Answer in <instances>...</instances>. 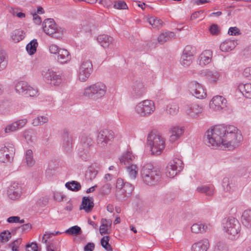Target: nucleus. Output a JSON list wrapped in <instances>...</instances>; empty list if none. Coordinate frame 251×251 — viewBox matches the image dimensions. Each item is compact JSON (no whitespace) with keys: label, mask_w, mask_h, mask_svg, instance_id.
I'll list each match as a JSON object with an SVG mask.
<instances>
[{"label":"nucleus","mask_w":251,"mask_h":251,"mask_svg":"<svg viewBox=\"0 0 251 251\" xmlns=\"http://www.w3.org/2000/svg\"><path fill=\"white\" fill-rule=\"evenodd\" d=\"M57 55V60L61 64L66 63L71 59L70 53L65 49H60Z\"/></svg>","instance_id":"obj_25"},{"label":"nucleus","mask_w":251,"mask_h":251,"mask_svg":"<svg viewBox=\"0 0 251 251\" xmlns=\"http://www.w3.org/2000/svg\"><path fill=\"white\" fill-rule=\"evenodd\" d=\"M209 243L207 239H203L194 243L191 247L192 251H207Z\"/></svg>","instance_id":"obj_23"},{"label":"nucleus","mask_w":251,"mask_h":251,"mask_svg":"<svg viewBox=\"0 0 251 251\" xmlns=\"http://www.w3.org/2000/svg\"><path fill=\"white\" fill-rule=\"evenodd\" d=\"M11 238V233L8 231H3L0 234V240L2 242H5Z\"/></svg>","instance_id":"obj_56"},{"label":"nucleus","mask_w":251,"mask_h":251,"mask_svg":"<svg viewBox=\"0 0 251 251\" xmlns=\"http://www.w3.org/2000/svg\"><path fill=\"white\" fill-rule=\"evenodd\" d=\"M62 137L63 148L66 152H70L73 148L72 137L67 130L64 131Z\"/></svg>","instance_id":"obj_22"},{"label":"nucleus","mask_w":251,"mask_h":251,"mask_svg":"<svg viewBox=\"0 0 251 251\" xmlns=\"http://www.w3.org/2000/svg\"><path fill=\"white\" fill-rule=\"evenodd\" d=\"M194 51V48L191 46L188 45L184 49L182 55L193 58Z\"/></svg>","instance_id":"obj_49"},{"label":"nucleus","mask_w":251,"mask_h":251,"mask_svg":"<svg viewBox=\"0 0 251 251\" xmlns=\"http://www.w3.org/2000/svg\"><path fill=\"white\" fill-rule=\"evenodd\" d=\"M197 191L200 193H205L206 195L211 197L213 194V189L212 187L204 185L198 187Z\"/></svg>","instance_id":"obj_41"},{"label":"nucleus","mask_w":251,"mask_h":251,"mask_svg":"<svg viewBox=\"0 0 251 251\" xmlns=\"http://www.w3.org/2000/svg\"><path fill=\"white\" fill-rule=\"evenodd\" d=\"M214 251H227V248L224 243L219 242L217 244Z\"/></svg>","instance_id":"obj_64"},{"label":"nucleus","mask_w":251,"mask_h":251,"mask_svg":"<svg viewBox=\"0 0 251 251\" xmlns=\"http://www.w3.org/2000/svg\"><path fill=\"white\" fill-rule=\"evenodd\" d=\"M98 174V171L95 170L93 166H90L85 173V177L88 180L94 179Z\"/></svg>","instance_id":"obj_40"},{"label":"nucleus","mask_w":251,"mask_h":251,"mask_svg":"<svg viewBox=\"0 0 251 251\" xmlns=\"http://www.w3.org/2000/svg\"><path fill=\"white\" fill-rule=\"evenodd\" d=\"M127 171L130 177L131 178L135 179L138 172V168L136 165L132 164L126 167Z\"/></svg>","instance_id":"obj_46"},{"label":"nucleus","mask_w":251,"mask_h":251,"mask_svg":"<svg viewBox=\"0 0 251 251\" xmlns=\"http://www.w3.org/2000/svg\"><path fill=\"white\" fill-rule=\"evenodd\" d=\"M15 90L25 97H34L37 94V90L28 85L25 81H20L15 85Z\"/></svg>","instance_id":"obj_9"},{"label":"nucleus","mask_w":251,"mask_h":251,"mask_svg":"<svg viewBox=\"0 0 251 251\" xmlns=\"http://www.w3.org/2000/svg\"><path fill=\"white\" fill-rule=\"evenodd\" d=\"M148 21L153 28L159 27L163 24L162 21L156 17H151L148 18Z\"/></svg>","instance_id":"obj_42"},{"label":"nucleus","mask_w":251,"mask_h":251,"mask_svg":"<svg viewBox=\"0 0 251 251\" xmlns=\"http://www.w3.org/2000/svg\"><path fill=\"white\" fill-rule=\"evenodd\" d=\"M203 111V107L197 103H192L187 105L186 112L192 118H196L200 116Z\"/></svg>","instance_id":"obj_18"},{"label":"nucleus","mask_w":251,"mask_h":251,"mask_svg":"<svg viewBox=\"0 0 251 251\" xmlns=\"http://www.w3.org/2000/svg\"><path fill=\"white\" fill-rule=\"evenodd\" d=\"M200 64L205 65L209 64L211 61V58L201 54L199 57Z\"/></svg>","instance_id":"obj_58"},{"label":"nucleus","mask_w":251,"mask_h":251,"mask_svg":"<svg viewBox=\"0 0 251 251\" xmlns=\"http://www.w3.org/2000/svg\"><path fill=\"white\" fill-rule=\"evenodd\" d=\"M115 138L114 132L108 129H104L99 131L97 137V145L100 149H106L110 145Z\"/></svg>","instance_id":"obj_6"},{"label":"nucleus","mask_w":251,"mask_h":251,"mask_svg":"<svg viewBox=\"0 0 251 251\" xmlns=\"http://www.w3.org/2000/svg\"><path fill=\"white\" fill-rule=\"evenodd\" d=\"M48 122V118L46 116H39L33 120L32 124L34 126L43 125Z\"/></svg>","instance_id":"obj_47"},{"label":"nucleus","mask_w":251,"mask_h":251,"mask_svg":"<svg viewBox=\"0 0 251 251\" xmlns=\"http://www.w3.org/2000/svg\"><path fill=\"white\" fill-rule=\"evenodd\" d=\"M111 189V185L106 183L103 185L100 189V192L103 195H106L110 193Z\"/></svg>","instance_id":"obj_55"},{"label":"nucleus","mask_w":251,"mask_h":251,"mask_svg":"<svg viewBox=\"0 0 251 251\" xmlns=\"http://www.w3.org/2000/svg\"><path fill=\"white\" fill-rule=\"evenodd\" d=\"M134 189L133 186L128 182H125L124 187L121 189L116 190V197L119 201H124L128 198Z\"/></svg>","instance_id":"obj_15"},{"label":"nucleus","mask_w":251,"mask_h":251,"mask_svg":"<svg viewBox=\"0 0 251 251\" xmlns=\"http://www.w3.org/2000/svg\"><path fill=\"white\" fill-rule=\"evenodd\" d=\"M38 43L36 39H33L26 46V50L29 55L33 54L36 51Z\"/></svg>","instance_id":"obj_36"},{"label":"nucleus","mask_w":251,"mask_h":251,"mask_svg":"<svg viewBox=\"0 0 251 251\" xmlns=\"http://www.w3.org/2000/svg\"><path fill=\"white\" fill-rule=\"evenodd\" d=\"M109 237L105 236L103 237L100 240V244L101 246L106 250V251H112L111 245L109 244Z\"/></svg>","instance_id":"obj_45"},{"label":"nucleus","mask_w":251,"mask_h":251,"mask_svg":"<svg viewBox=\"0 0 251 251\" xmlns=\"http://www.w3.org/2000/svg\"><path fill=\"white\" fill-rule=\"evenodd\" d=\"M106 90L107 88L104 83L98 82L85 88L83 95L92 99L97 100L103 97Z\"/></svg>","instance_id":"obj_4"},{"label":"nucleus","mask_w":251,"mask_h":251,"mask_svg":"<svg viewBox=\"0 0 251 251\" xmlns=\"http://www.w3.org/2000/svg\"><path fill=\"white\" fill-rule=\"evenodd\" d=\"M49 201V198L47 197H42L39 199L37 201V204L41 207L45 206Z\"/></svg>","instance_id":"obj_60"},{"label":"nucleus","mask_w":251,"mask_h":251,"mask_svg":"<svg viewBox=\"0 0 251 251\" xmlns=\"http://www.w3.org/2000/svg\"><path fill=\"white\" fill-rule=\"evenodd\" d=\"M24 34L25 33L23 30L16 29L12 32L11 38L14 42H19L24 38Z\"/></svg>","instance_id":"obj_34"},{"label":"nucleus","mask_w":251,"mask_h":251,"mask_svg":"<svg viewBox=\"0 0 251 251\" xmlns=\"http://www.w3.org/2000/svg\"><path fill=\"white\" fill-rule=\"evenodd\" d=\"M7 65L5 59V53L3 51H0V71L3 70Z\"/></svg>","instance_id":"obj_53"},{"label":"nucleus","mask_w":251,"mask_h":251,"mask_svg":"<svg viewBox=\"0 0 251 251\" xmlns=\"http://www.w3.org/2000/svg\"><path fill=\"white\" fill-rule=\"evenodd\" d=\"M209 31L213 35H217L220 32L219 27L216 24H213L210 26Z\"/></svg>","instance_id":"obj_61"},{"label":"nucleus","mask_w":251,"mask_h":251,"mask_svg":"<svg viewBox=\"0 0 251 251\" xmlns=\"http://www.w3.org/2000/svg\"><path fill=\"white\" fill-rule=\"evenodd\" d=\"M114 7L118 9H126L128 8L126 3L124 1H119L115 2Z\"/></svg>","instance_id":"obj_57"},{"label":"nucleus","mask_w":251,"mask_h":251,"mask_svg":"<svg viewBox=\"0 0 251 251\" xmlns=\"http://www.w3.org/2000/svg\"><path fill=\"white\" fill-rule=\"evenodd\" d=\"M134 158V156L132 155V153L129 151H127L124 154L120 159V162L124 164H129L130 161Z\"/></svg>","instance_id":"obj_43"},{"label":"nucleus","mask_w":251,"mask_h":251,"mask_svg":"<svg viewBox=\"0 0 251 251\" xmlns=\"http://www.w3.org/2000/svg\"><path fill=\"white\" fill-rule=\"evenodd\" d=\"M21 193L22 187L18 183L16 182L12 183L7 190L8 196L12 200H16L19 199Z\"/></svg>","instance_id":"obj_17"},{"label":"nucleus","mask_w":251,"mask_h":251,"mask_svg":"<svg viewBox=\"0 0 251 251\" xmlns=\"http://www.w3.org/2000/svg\"><path fill=\"white\" fill-rule=\"evenodd\" d=\"M210 225L202 224H194L191 227V231L194 233H204L210 229Z\"/></svg>","instance_id":"obj_28"},{"label":"nucleus","mask_w":251,"mask_h":251,"mask_svg":"<svg viewBox=\"0 0 251 251\" xmlns=\"http://www.w3.org/2000/svg\"><path fill=\"white\" fill-rule=\"evenodd\" d=\"M79 157L84 161H87L90 158V150H85L84 149L79 148L78 152Z\"/></svg>","instance_id":"obj_44"},{"label":"nucleus","mask_w":251,"mask_h":251,"mask_svg":"<svg viewBox=\"0 0 251 251\" xmlns=\"http://www.w3.org/2000/svg\"><path fill=\"white\" fill-rule=\"evenodd\" d=\"M18 129L17 124L16 122H14L7 125L4 128V131L5 133H9L10 132L15 131Z\"/></svg>","instance_id":"obj_51"},{"label":"nucleus","mask_w":251,"mask_h":251,"mask_svg":"<svg viewBox=\"0 0 251 251\" xmlns=\"http://www.w3.org/2000/svg\"><path fill=\"white\" fill-rule=\"evenodd\" d=\"M178 106L177 103L172 102L167 105L166 112L171 115H176L178 111Z\"/></svg>","instance_id":"obj_37"},{"label":"nucleus","mask_w":251,"mask_h":251,"mask_svg":"<svg viewBox=\"0 0 251 251\" xmlns=\"http://www.w3.org/2000/svg\"><path fill=\"white\" fill-rule=\"evenodd\" d=\"M147 144L150 147L151 153L159 155L165 148V141L159 135L150 133L147 138Z\"/></svg>","instance_id":"obj_5"},{"label":"nucleus","mask_w":251,"mask_h":251,"mask_svg":"<svg viewBox=\"0 0 251 251\" xmlns=\"http://www.w3.org/2000/svg\"><path fill=\"white\" fill-rule=\"evenodd\" d=\"M235 181L232 178L225 177L222 181V186L225 191L230 192L235 187Z\"/></svg>","instance_id":"obj_30"},{"label":"nucleus","mask_w":251,"mask_h":251,"mask_svg":"<svg viewBox=\"0 0 251 251\" xmlns=\"http://www.w3.org/2000/svg\"><path fill=\"white\" fill-rule=\"evenodd\" d=\"M241 221L245 226L251 227V209H247L243 212L241 216Z\"/></svg>","instance_id":"obj_33"},{"label":"nucleus","mask_w":251,"mask_h":251,"mask_svg":"<svg viewBox=\"0 0 251 251\" xmlns=\"http://www.w3.org/2000/svg\"><path fill=\"white\" fill-rule=\"evenodd\" d=\"M146 93V89L143 84L139 81H136L132 86L131 91V96L135 99L143 96Z\"/></svg>","instance_id":"obj_19"},{"label":"nucleus","mask_w":251,"mask_h":251,"mask_svg":"<svg viewBox=\"0 0 251 251\" xmlns=\"http://www.w3.org/2000/svg\"><path fill=\"white\" fill-rule=\"evenodd\" d=\"M108 222L106 219H102L101 220V226L100 227V234L103 235L108 233Z\"/></svg>","instance_id":"obj_48"},{"label":"nucleus","mask_w":251,"mask_h":251,"mask_svg":"<svg viewBox=\"0 0 251 251\" xmlns=\"http://www.w3.org/2000/svg\"><path fill=\"white\" fill-rule=\"evenodd\" d=\"M25 159L26 164L28 167H31L34 164L35 161L33 158V154L32 150H28L26 151L25 154Z\"/></svg>","instance_id":"obj_38"},{"label":"nucleus","mask_w":251,"mask_h":251,"mask_svg":"<svg viewBox=\"0 0 251 251\" xmlns=\"http://www.w3.org/2000/svg\"><path fill=\"white\" fill-rule=\"evenodd\" d=\"M242 140V134L233 126L217 125L207 130L204 141L206 144L213 149L223 146L232 150L239 146Z\"/></svg>","instance_id":"obj_1"},{"label":"nucleus","mask_w":251,"mask_h":251,"mask_svg":"<svg viewBox=\"0 0 251 251\" xmlns=\"http://www.w3.org/2000/svg\"><path fill=\"white\" fill-rule=\"evenodd\" d=\"M43 77L47 83L54 86L59 85L62 81L61 76L57 75L55 72L51 70H48L42 74Z\"/></svg>","instance_id":"obj_13"},{"label":"nucleus","mask_w":251,"mask_h":251,"mask_svg":"<svg viewBox=\"0 0 251 251\" xmlns=\"http://www.w3.org/2000/svg\"><path fill=\"white\" fill-rule=\"evenodd\" d=\"M93 145L92 138L87 135H82L80 141V147L85 150H90V148Z\"/></svg>","instance_id":"obj_31"},{"label":"nucleus","mask_w":251,"mask_h":251,"mask_svg":"<svg viewBox=\"0 0 251 251\" xmlns=\"http://www.w3.org/2000/svg\"><path fill=\"white\" fill-rule=\"evenodd\" d=\"M97 41L104 48H107L111 44H112L114 41L113 38L107 35H100L97 37Z\"/></svg>","instance_id":"obj_27"},{"label":"nucleus","mask_w":251,"mask_h":251,"mask_svg":"<svg viewBox=\"0 0 251 251\" xmlns=\"http://www.w3.org/2000/svg\"><path fill=\"white\" fill-rule=\"evenodd\" d=\"M154 102L151 100H144L138 103L135 107V111L141 117H147L155 110Z\"/></svg>","instance_id":"obj_7"},{"label":"nucleus","mask_w":251,"mask_h":251,"mask_svg":"<svg viewBox=\"0 0 251 251\" xmlns=\"http://www.w3.org/2000/svg\"><path fill=\"white\" fill-rule=\"evenodd\" d=\"M82 232L81 228L77 226H73L67 229L65 233L68 235L77 236Z\"/></svg>","instance_id":"obj_39"},{"label":"nucleus","mask_w":251,"mask_h":251,"mask_svg":"<svg viewBox=\"0 0 251 251\" xmlns=\"http://www.w3.org/2000/svg\"><path fill=\"white\" fill-rule=\"evenodd\" d=\"M94 206V199L92 197H84L79 209H84L86 212L88 213L92 211Z\"/></svg>","instance_id":"obj_24"},{"label":"nucleus","mask_w":251,"mask_h":251,"mask_svg":"<svg viewBox=\"0 0 251 251\" xmlns=\"http://www.w3.org/2000/svg\"><path fill=\"white\" fill-rule=\"evenodd\" d=\"M9 12L13 16L16 15L18 18H23L25 17V13L19 12L18 8H13L10 7L8 9Z\"/></svg>","instance_id":"obj_52"},{"label":"nucleus","mask_w":251,"mask_h":251,"mask_svg":"<svg viewBox=\"0 0 251 251\" xmlns=\"http://www.w3.org/2000/svg\"><path fill=\"white\" fill-rule=\"evenodd\" d=\"M65 186L68 189L75 192L78 191L81 189L80 183L75 180L67 182Z\"/></svg>","instance_id":"obj_35"},{"label":"nucleus","mask_w":251,"mask_h":251,"mask_svg":"<svg viewBox=\"0 0 251 251\" xmlns=\"http://www.w3.org/2000/svg\"><path fill=\"white\" fill-rule=\"evenodd\" d=\"M189 88L192 95L198 99H203L206 96L205 90L203 86L196 81L189 83Z\"/></svg>","instance_id":"obj_12"},{"label":"nucleus","mask_w":251,"mask_h":251,"mask_svg":"<svg viewBox=\"0 0 251 251\" xmlns=\"http://www.w3.org/2000/svg\"><path fill=\"white\" fill-rule=\"evenodd\" d=\"M184 130V127L182 126H172L170 130L171 135L169 141L173 143L178 140L183 134Z\"/></svg>","instance_id":"obj_20"},{"label":"nucleus","mask_w":251,"mask_h":251,"mask_svg":"<svg viewBox=\"0 0 251 251\" xmlns=\"http://www.w3.org/2000/svg\"><path fill=\"white\" fill-rule=\"evenodd\" d=\"M183 168L182 161L179 158H175L168 164L165 169L166 175L169 177L173 178L182 171Z\"/></svg>","instance_id":"obj_8"},{"label":"nucleus","mask_w":251,"mask_h":251,"mask_svg":"<svg viewBox=\"0 0 251 251\" xmlns=\"http://www.w3.org/2000/svg\"><path fill=\"white\" fill-rule=\"evenodd\" d=\"M32 135L33 132L31 130H27L24 132V137L27 143L32 142Z\"/></svg>","instance_id":"obj_59"},{"label":"nucleus","mask_w":251,"mask_h":251,"mask_svg":"<svg viewBox=\"0 0 251 251\" xmlns=\"http://www.w3.org/2000/svg\"><path fill=\"white\" fill-rule=\"evenodd\" d=\"M226 100L221 96L214 97L209 103L210 108L214 110H220L226 107Z\"/></svg>","instance_id":"obj_16"},{"label":"nucleus","mask_w":251,"mask_h":251,"mask_svg":"<svg viewBox=\"0 0 251 251\" xmlns=\"http://www.w3.org/2000/svg\"><path fill=\"white\" fill-rule=\"evenodd\" d=\"M43 29L49 36L54 38L59 37L58 33L56 32V25L53 19H46L43 23Z\"/></svg>","instance_id":"obj_14"},{"label":"nucleus","mask_w":251,"mask_h":251,"mask_svg":"<svg viewBox=\"0 0 251 251\" xmlns=\"http://www.w3.org/2000/svg\"><path fill=\"white\" fill-rule=\"evenodd\" d=\"M61 48H59L57 45L52 44L49 47V50L50 53L57 55L59 50Z\"/></svg>","instance_id":"obj_62"},{"label":"nucleus","mask_w":251,"mask_h":251,"mask_svg":"<svg viewBox=\"0 0 251 251\" xmlns=\"http://www.w3.org/2000/svg\"><path fill=\"white\" fill-rule=\"evenodd\" d=\"M238 89L245 97L251 99V83H241L238 86Z\"/></svg>","instance_id":"obj_32"},{"label":"nucleus","mask_w":251,"mask_h":251,"mask_svg":"<svg viewBox=\"0 0 251 251\" xmlns=\"http://www.w3.org/2000/svg\"><path fill=\"white\" fill-rule=\"evenodd\" d=\"M93 71V65L90 60L82 62L78 71V78L81 81H85Z\"/></svg>","instance_id":"obj_10"},{"label":"nucleus","mask_w":251,"mask_h":251,"mask_svg":"<svg viewBox=\"0 0 251 251\" xmlns=\"http://www.w3.org/2000/svg\"><path fill=\"white\" fill-rule=\"evenodd\" d=\"M237 44V41L226 40L221 44L220 48L222 51L227 52L234 49Z\"/></svg>","instance_id":"obj_26"},{"label":"nucleus","mask_w":251,"mask_h":251,"mask_svg":"<svg viewBox=\"0 0 251 251\" xmlns=\"http://www.w3.org/2000/svg\"><path fill=\"white\" fill-rule=\"evenodd\" d=\"M175 36L176 34L174 32L167 31L162 33L158 37V42L163 45L165 42L174 39Z\"/></svg>","instance_id":"obj_29"},{"label":"nucleus","mask_w":251,"mask_h":251,"mask_svg":"<svg viewBox=\"0 0 251 251\" xmlns=\"http://www.w3.org/2000/svg\"><path fill=\"white\" fill-rule=\"evenodd\" d=\"M26 251H41V249H39L37 244L36 242H32L30 244H27L25 245Z\"/></svg>","instance_id":"obj_54"},{"label":"nucleus","mask_w":251,"mask_h":251,"mask_svg":"<svg viewBox=\"0 0 251 251\" xmlns=\"http://www.w3.org/2000/svg\"><path fill=\"white\" fill-rule=\"evenodd\" d=\"M228 33L230 35H237L240 34V31L237 27H231L229 28Z\"/></svg>","instance_id":"obj_63"},{"label":"nucleus","mask_w":251,"mask_h":251,"mask_svg":"<svg viewBox=\"0 0 251 251\" xmlns=\"http://www.w3.org/2000/svg\"><path fill=\"white\" fill-rule=\"evenodd\" d=\"M141 176L145 184L153 185L159 182L161 178L160 170L153 166L151 163H147L142 166Z\"/></svg>","instance_id":"obj_2"},{"label":"nucleus","mask_w":251,"mask_h":251,"mask_svg":"<svg viewBox=\"0 0 251 251\" xmlns=\"http://www.w3.org/2000/svg\"><path fill=\"white\" fill-rule=\"evenodd\" d=\"M222 226L223 231L228 235L229 238L234 239L239 236L241 225L237 219L233 217L225 218L222 221Z\"/></svg>","instance_id":"obj_3"},{"label":"nucleus","mask_w":251,"mask_h":251,"mask_svg":"<svg viewBox=\"0 0 251 251\" xmlns=\"http://www.w3.org/2000/svg\"><path fill=\"white\" fill-rule=\"evenodd\" d=\"M193 59V58L182 55L180 62L182 65L184 67H187L192 63Z\"/></svg>","instance_id":"obj_50"},{"label":"nucleus","mask_w":251,"mask_h":251,"mask_svg":"<svg viewBox=\"0 0 251 251\" xmlns=\"http://www.w3.org/2000/svg\"><path fill=\"white\" fill-rule=\"evenodd\" d=\"M15 154V149L12 144H7L0 149V161L5 163L12 161Z\"/></svg>","instance_id":"obj_11"},{"label":"nucleus","mask_w":251,"mask_h":251,"mask_svg":"<svg viewBox=\"0 0 251 251\" xmlns=\"http://www.w3.org/2000/svg\"><path fill=\"white\" fill-rule=\"evenodd\" d=\"M199 74L202 76H205L210 83H215L220 76L219 73L217 71L210 70H201Z\"/></svg>","instance_id":"obj_21"}]
</instances>
